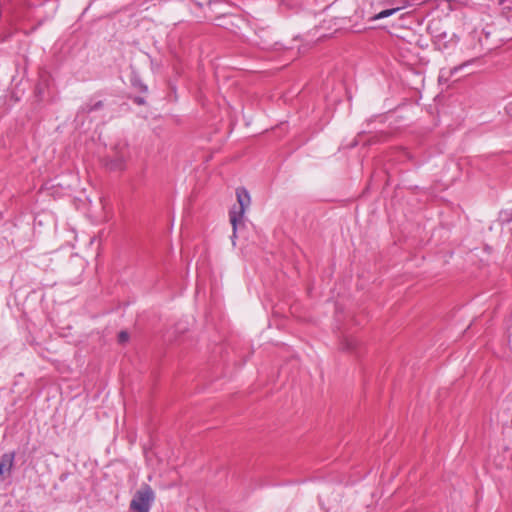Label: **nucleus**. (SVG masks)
I'll list each match as a JSON object with an SVG mask.
<instances>
[{
  "label": "nucleus",
  "instance_id": "39448f33",
  "mask_svg": "<svg viewBox=\"0 0 512 512\" xmlns=\"http://www.w3.org/2000/svg\"><path fill=\"white\" fill-rule=\"evenodd\" d=\"M387 2L390 4L398 3L399 5L380 11L372 17V20H380L390 17L409 5V0H389Z\"/></svg>",
  "mask_w": 512,
  "mask_h": 512
},
{
  "label": "nucleus",
  "instance_id": "20e7f679",
  "mask_svg": "<svg viewBox=\"0 0 512 512\" xmlns=\"http://www.w3.org/2000/svg\"><path fill=\"white\" fill-rule=\"evenodd\" d=\"M15 462V452L4 453L0 458V481L11 475Z\"/></svg>",
  "mask_w": 512,
  "mask_h": 512
},
{
  "label": "nucleus",
  "instance_id": "1a4fd4ad",
  "mask_svg": "<svg viewBox=\"0 0 512 512\" xmlns=\"http://www.w3.org/2000/svg\"><path fill=\"white\" fill-rule=\"evenodd\" d=\"M342 346L344 350H353L356 346V341L352 338H346Z\"/></svg>",
  "mask_w": 512,
  "mask_h": 512
},
{
  "label": "nucleus",
  "instance_id": "9b49d317",
  "mask_svg": "<svg viewBox=\"0 0 512 512\" xmlns=\"http://www.w3.org/2000/svg\"><path fill=\"white\" fill-rule=\"evenodd\" d=\"M143 102H144L143 99H140V98L137 99V103L142 104Z\"/></svg>",
  "mask_w": 512,
  "mask_h": 512
},
{
  "label": "nucleus",
  "instance_id": "7ed1b4c3",
  "mask_svg": "<svg viewBox=\"0 0 512 512\" xmlns=\"http://www.w3.org/2000/svg\"><path fill=\"white\" fill-rule=\"evenodd\" d=\"M237 201L239 203L238 210L230 212V222L233 226L232 242L235 245L234 239L236 238L237 223L242 219L246 208L249 207L251 199L248 191L245 188H238L236 190Z\"/></svg>",
  "mask_w": 512,
  "mask_h": 512
},
{
  "label": "nucleus",
  "instance_id": "f03ea898",
  "mask_svg": "<svg viewBox=\"0 0 512 512\" xmlns=\"http://www.w3.org/2000/svg\"><path fill=\"white\" fill-rule=\"evenodd\" d=\"M155 500V493L149 485L137 490L130 502V510L133 512H149Z\"/></svg>",
  "mask_w": 512,
  "mask_h": 512
},
{
  "label": "nucleus",
  "instance_id": "423d86ee",
  "mask_svg": "<svg viewBox=\"0 0 512 512\" xmlns=\"http://www.w3.org/2000/svg\"><path fill=\"white\" fill-rule=\"evenodd\" d=\"M103 107V102L100 100L97 101H91L88 103H85L81 108L79 109L76 120L78 121L82 116H85L86 114L99 110Z\"/></svg>",
  "mask_w": 512,
  "mask_h": 512
},
{
  "label": "nucleus",
  "instance_id": "6e6552de",
  "mask_svg": "<svg viewBox=\"0 0 512 512\" xmlns=\"http://www.w3.org/2000/svg\"><path fill=\"white\" fill-rule=\"evenodd\" d=\"M499 219L502 223H510L512 221V208L501 211Z\"/></svg>",
  "mask_w": 512,
  "mask_h": 512
},
{
  "label": "nucleus",
  "instance_id": "0eeeda50",
  "mask_svg": "<svg viewBox=\"0 0 512 512\" xmlns=\"http://www.w3.org/2000/svg\"><path fill=\"white\" fill-rule=\"evenodd\" d=\"M468 64H469V62H465L459 66H455V67L449 69L448 71H445L444 69L441 70L439 79L442 80L444 77H446V79H448L449 77H452L453 75H455L458 71H460L462 68H464Z\"/></svg>",
  "mask_w": 512,
  "mask_h": 512
},
{
  "label": "nucleus",
  "instance_id": "f257e3e1",
  "mask_svg": "<svg viewBox=\"0 0 512 512\" xmlns=\"http://www.w3.org/2000/svg\"><path fill=\"white\" fill-rule=\"evenodd\" d=\"M129 157L128 144L125 141H119L113 146L112 155L105 158V166L114 171L123 170Z\"/></svg>",
  "mask_w": 512,
  "mask_h": 512
},
{
  "label": "nucleus",
  "instance_id": "9d476101",
  "mask_svg": "<svg viewBox=\"0 0 512 512\" xmlns=\"http://www.w3.org/2000/svg\"><path fill=\"white\" fill-rule=\"evenodd\" d=\"M128 339H129V334L126 331H121L118 334V341H119V343L123 344V343L127 342Z\"/></svg>",
  "mask_w": 512,
  "mask_h": 512
},
{
  "label": "nucleus",
  "instance_id": "f8f14e48",
  "mask_svg": "<svg viewBox=\"0 0 512 512\" xmlns=\"http://www.w3.org/2000/svg\"><path fill=\"white\" fill-rule=\"evenodd\" d=\"M141 87L143 91H147V87L145 85H142Z\"/></svg>",
  "mask_w": 512,
  "mask_h": 512
}]
</instances>
